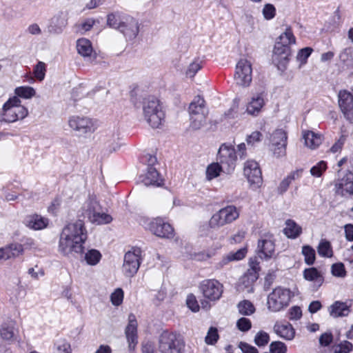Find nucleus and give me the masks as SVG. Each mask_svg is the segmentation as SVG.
<instances>
[{
    "instance_id": "nucleus-50",
    "label": "nucleus",
    "mask_w": 353,
    "mask_h": 353,
    "mask_svg": "<svg viewBox=\"0 0 353 353\" xmlns=\"http://www.w3.org/2000/svg\"><path fill=\"white\" fill-rule=\"evenodd\" d=\"M259 276L255 274L254 273H252L250 272H246L244 275L241 278V283L244 286L245 288L249 290L254 283L258 279Z\"/></svg>"
},
{
    "instance_id": "nucleus-24",
    "label": "nucleus",
    "mask_w": 353,
    "mask_h": 353,
    "mask_svg": "<svg viewBox=\"0 0 353 353\" xmlns=\"http://www.w3.org/2000/svg\"><path fill=\"white\" fill-rule=\"evenodd\" d=\"M23 223L30 230H41L48 226L49 219L40 214H33L27 216Z\"/></svg>"
},
{
    "instance_id": "nucleus-56",
    "label": "nucleus",
    "mask_w": 353,
    "mask_h": 353,
    "mask_svg": "<svg viewBox=\"0 0 353 353\" xmlns=\"http://www.w3.org/2000/svg\"><path fill=\"white\" fill-rule=\"evenodd\" d=\"M269 341V334L264 331L257 332L254 337V343L259 347L265 346L268 343Z\"/></svg>"
},
{
    "instance_id": "nucleus-21",
    "label": "nucleus",
    "mask_w": 353,
    "mask_h": 353,
    "mask_svg": "<svg viewBox=\"0 0 353 353\" xmlns=\"http://www.w3.org/2000/svg\"><path fill=\"white\" fill-rule=\"evenodd\" d=\"M336 192L342 196L353 194V173L346 172L335 184Z\"/></svg>"
},
{
    "instance_id": "nucleus-57",
    "label": "nucleus",
    "mask_w": 353,
    "mask_h": 353,
    "mask_svg": "<svg viewBox=\"0 0 353 353\" xmlns=\"http://www.w3.org/2000/svg\"><path fill=\"white\" fill-rule=\"evenodd\" d=\"M331 272L333 276L343 278L346 275L345 266L342 263H334L332 265Z\"/></svg>"
},
{
    "instance_id": "nucleus-46",
    "label": "nucleus",
    "mask_w": 353,
    "mask_h": 353,
    "mask_svg": "<svg viewBox=\"0 0 353 353\" xmlns=\"http://www.w3.org/2000/svg\"><path fill=\"white\" fill-rule=\"evenodd\" d=\"M208 112H200L198 114L190 115V126L197 130L201 128L205 123Z\"/></svg>"
},
{
    "instance_id": "nucleus-35",
    "label": "nucleus",
    "mask_w": 353,
    "mask_h": 353,
    "mask_svg": "<svg viewBox=\"0 0 353 353\" xmlns=\"http://www.w3.org/2000/svg\"><path fill=\"white\" fill-rule=\"evenodd\" d=\"M300 176L299 171H294L290 173L286 177H285L279 183L277 187V192L279 194H284L288 189L290 185L295 180L296 178Z\"/></svg>"
},
{
    "instance_id": "nucleus-64",
    "label": "nucleus",
    "mask_w": 353,
    "mask_h": 353,
    "mask_svg": "<svg viewBox=\"0 0 353 353\" xmlns=\"http://www.w3.org/2000/svg\"><path fill=\"white\" fill-rule=\"evenodd\" d=\"M236 327L242 332H247L250 330L252 323L250 319L242 317L237 321Z\"/></svg>"
},
{
    "instance_id": "nucleus-27",
    "label": "nucleus",
    "mask_w": 353,
    "mask_h": 353,
    "mask_svg": "<svg viewBox=\"0 0 353 353\" xmlns=\"http://www.w3.org/2000/svg\"><path fill=\"white\" fill-rule=\"evenodd\" d=\"M222 248V245L218 242H214L206 250L198 252L194 254V259L199 261H207L217 254Z\"/></svg>"
},
{
    "instance_id": "nucleus-42",
    "label": "nucleus",
    "mask_w": 353,
    "mask_h": 353,
    "mask_svg": "<svg viewBox=\"0 0 353 353\" xmlns=\"http://www.w3.org/2000/svg\"><path fill=\"white\" fill-rule=\"evenodd\" d=\"M276 43L290 47L292 44L296 43V38L294 36L292 28L287 27L285 32L278 38Z\"/></svg>"
},
{
    "instance_id": "nucleus-3",
    "label": "nucleus",
    "mask_w": 353,
    "mask_h": 353,
    "mask_svg": "<svg viewBox=\"0 0 353 353\" xmlns=\"http://www.w3.org/2000/svg\"><path fill=\"white\" fill-rule=\"evenodd\" d=\"M293 292L288 288H275L267 299V307L272 312H278L287 307L292 297Z\"/></svg>"
},
{
    "instance_id": "nucleus-60",
    "label": "nucleus",
    "mask_w": 353,
    "mask_h": 353,
    "mask_svg": "<svg viewBox=\"0 0 353 353\" xmlns=\"http://www.w3.org/2000/svg\"><path fill=\"white\" fill-rule=\"evenodd\" d=\"M270 351L271 353H286L287 346L283 342L274 341L270 344Z\"/></svg>"
},
{
    "instance_id": "nucleus-58",
    "label": "nucleus",
    "mask_w": 353,
    "mask_h": 353,
    "mask_svg": "<svg viewBox=\"0 0 353 353\" xmlns=\"http://www.w3.org/2000/svg\"><path fill=\"white\" fill-rule=\"evenodd\" d=\"M112 305L115 306L120 305L123 300V291L121 288L116 289L110 296Z\"/></svg>"
},
{
    "instance_id": "nucleus-40",
    "label": "nucleus",
    "mask_w": 353,
    "mask_h": 353,
    "mask_svg": "<svg viewBox=\"0 0 353 353\" xmlns=\"http://www.w3.org/2000/svg\"><path fill=\"white\" fill-rule=\"evenodd\" d=\"M54 353H72L70 343L63 338L57 339L53 345Z\"/></svg>"
},
{
    "instance_id": "nucleus-28",
    "label": "nucleus",
    "mask_w": 353,
    "mask_h": 353,
    "mask_svg": "<svg viewBox=\"0 0 353 353\" xmlns=\"http://www.w3.org/2000/svg\"><path fill=\"white\" fill-rule=\"evenodd\" d=\"M141 181L146 186H160L163 183V180L160 177L157 170L152 166L148 168L147 172L142 176Z\"/></svg>"
},
{
    "instance_id": "nucleus-36",
    "label": "nucleus",
    "mask_w": 353,
    "mask_h": 353,
    "mask_svg": "<svg viewBox=\"0 0 353 353\" xmlns=\"http://www.w3.org/2000/svg\"><path fill=\"white\" fill-rule=\"evenodd\" d=\"M6 260L16 258L23 253V245L20 243H12L3 248Z\"/></svg>"
},
{
    "instance_id": "nucleus-1",
    "label": "nucleus",
    "mask_w": 353,
    "mask_h": 353,
    "mask_svg": "<svg viewBox=\"0 0 353 353\" xmlns=\"http://www.w3.org/2000/svg\"><path fill=\"white\" fill-rule=\"evenodd\" d=\"M87 238V230L82 220L70 223L63 228L60 234L59 252L65 256L73 252L81 254Z\"/></svg>"
},
{
    "instance_id": "nucleus-8",
    "label": "nucleus",
    "mask_w": 353,
    "mask_h": 353,
    "mask_svg": "<svg viewBox=\"0 0 353 353\" xmlns=\"http://www.w3.org/2000/svg\"><path fill=\"white\" fill-rule=\"evenodd\" d=\"M19 332L17 320L11 315H4L0 319V339L9 344L14 342Z\"/></svg>"
},
{
    "instance_id": "nucleus-55",
    "label": "nucleus",
    "mask_w": 353,
    "mask_h": 353,
    "mask_svg": "<svg viewBox=\"0 0 353 353\" xmlns=\"http://www.w3.org/2000/svg\"><path fill=\"white\" fill-rule=\"evenodd\" d=\"M352 344L349 341H343L333 347L334 353H350L352 350Z\"/></svg>"
},
{
    "instance_id": "nucleus-18",
    "label": "nucleus",
    "mask_w": 353,
    "mask_h": 353,
    "mask_svg": "<svg viewBox=\"0 0 353 353\" xmlns=\"http://www.w3.org/2000/svg\"><path fill=\"white\" fill-rule=\"evenodd\" d=\"M101 207L95 196H90L82 204L81 209L79 210V216L87 218L88 221L95 213L101 210Z\"/></svg>"
},
{
    "instance_id": "nucleus-20",
    "label": "nucleus",
    "mask_w": 353,
    "mask_h": 353,
    "mask_svg": "<svg viewBox=\"0 0 353 353\" xmlns=\"http://www.w3.org/2000/svg\"><path fill=\"white\" fill-rule=\"evenodd\" d=\"M352 304L349 301H336L327 307L330 316L334 319L347 316L351 312Z\"/></svg>"
},
{
    "instance_id": "nucleus-54",
    "label": "nucleus",
    "mask_w": 353,
    "mask_h": 353,
    "mask_svg": "<svg viewBox=\"0 0 353 353\" xmlns=\"http://www.w3.org/2000/svg\"><path fill=\"white\" fill-rule=\"evenodd\" d=\"M327 168V163L324 161H321L311 168L310 174L314 177H320Z\"/></svg>"
},
{
    "instance_id": "nucleus-14",
    "label": "nucleus",
    "mask_w": 353,
    "mask_h": 353,
    "mask_svg": "<svg viewBox=\"0 0 353 353\" xmlns=\"http://www.w3.org/2000/svg\"><path fill=\"white\" fill-rule=\"evenodd\" d=\"M257 253L259 256L264 260L275 257V243L272 235H264L259 240Z\"/></svg>"
},
{
    "instance_id": "nucleus-23",
    "label": "nucleus",
    "mask_w": 353,
    "mask_h": 353,
    "mask_svg": "<svg viewBox=\"0 0 353 353\" xmlns=\"http://www.w3.org/2000/svg\"><path fill=\"white\" fill-rule=\"evenodd\" d=\"M247 252V248H242L236 252H230L221 258L216 263L215 267L216 269L221 270L231 262L241 261L245 257Z\"/></svg>"
},
{
    "instance_id": "nucleus-41",
    "label": "nucleus",
    "mask_w": 353,
    "mask_h": 353,
    "mask_svg": "<svg viewBox=\"0 0 353 353\" xmlns=\"http://www.w3.org/2000/svg\"><path fill=\"white\" fill-rule=\"evenodd\" d=\"M101 257L102 254L99 250L90 249L85 253L84 260L88 265L94 266L100 262Z\"/></svg>"
},
{
    "instance_id": "nucleus-16",
    "label": "nucleus",
    "mask_w": 353,
    "mask_h": 353,
    "mask_svg": "<svg viewBox=\"0 0 353 353\" xmlns=\"http://www.w3.org/2000/svg\"><path fill=\"white\" fill-rule=\"evenodd\" d=\"M338 98L342 113L347 120L353 123V95L347 90H341Z\"/></svg>"
},
{
    "instance_id": "nucleus-17",
    "label": "nucleus",
    "mask_w": 353,
    "mask_h": 353,
    "mask_svg": "<svg viewBox=\"0 0 353 353\" xmlns=\"http://www.w3.org/2000/svg\"><path fill=\"white\" fill-rule=\"evenodd\" d=\"M137 327L136 316L133 314H130L128 316V323L125 330V334L130 350H134L138 343Z\"/></svg>"
},
{
    "instance_id": "nucleus-39",
    "label": "nucleus",
    "mask_w": 353,
    "mask_h": 353,
    "mask_svg": "<svg viewBox=\"0 0 353 353\" xmlns=\"http://www.w3.org/2000/svg\"><path fill=\"white\" fill-rule=\"evenodd\" d=\"M304 278L310 281H313L321 285L323 281L321 274L314 268L305 269L303 272Z\"/></svg>"
},
{
    "instance_id": "nucleus-6",
    "label": "nucleus",
    "mask_w": 353,
    "mask_h": 353,
    "mask_svg": "<svg viewBox=\"0 0 353 353\" xmlns=\"http://www.w3.org/2000/svg\"><path fill=\"white\" fill-rule=\"evenodd\" d=\"M185 343L181 336L174 332L163 331L159 336V350L161 353H182Z\"/></svg>"
},
{
    "instance_id": "nucleus-37",
    "label": "nucleus",
    "mask_w": 353,
    "mask_h": 353,
    "mask_svg": "<svg viewBox=\"0 0 353 353\" xmlns=\"http://www.w3.org/2000/svg\"><path fill=\"white\" fill-rule=\"evenodd\" d=\"M227 223H231L239 216V211L234 205H228L220 210Z\"/></svg>"
},
{
    "instance_id": "nucleus-52",
    "label": "nucleus",
    "mask_w": 353,
    "mask_h": 353,
    "mask_svg": "<svg viewBox=\"0 0 353 353\" xmlns=\"http://www.w3.org/2000/svg\"><path fill=\"white\" fill-rule=\"evenodd\" d=\"M46 65L42 61H39L33 69V75L38 81H42L46 76Z\"/></svg>"
},
{
    "instance_id": "nucleus-51",
    "label": "nucleus",
    "mask_w": 353,
    "mask_h": 353,
    "mask_svg": "<svg viewBox=\"0 0 353 353\" xmlns=\"http://www.w3.org/2000/svg\"><path fill=\"white\" fill-rule=\"evenodd\" d=\"M302 254L305 258V262L310 265L315 261V250L310 245H304L302 248Z\"/></svg>"
},
{
    "instance_id": "nucleus-30",
    "label": "nucleus",
    "mask_w": 353,
    "mask_h": 353,
    "mask_svg": "<svg viewBox=\"0 0 353 353\" xmlns=\"http://www.w3.org/2000/svg\"><path fill=\"white\" fill-rule=\"evenodd\" d=\"M285 236L290 239H296L302 233V228L294 220L288 219L283 229Z\"/></svg>"
},
{
    "instance_id": "nucleus-13",
    "label": "nucleus",
    "mask_w": 353,
    "mask_h": 353,
    "mask_svg": "<svg viewBox=\"0 0 353 353\" xmlns=\"http://www.w3.org/2000/svg\"><path fill=\"white\" fill-rule=\"evenodd\" d=\"M271 150L276 158L282 157L286 153L287 134L282 129L276 130L270 136Z\"/></svg>"
},
{
    "instance_id": "nucleus-26",
    "label": "nucleus",
    "mask_w": 353,
    "mask_h": 353,
    "mask_svg": "<svg viewBox=\"0 0 353 353\" xmlns=\"http://www.w3.org/2000/svg\"><path fill=\"white\" fill-rule=\"evenodd\" d=\"M265 105V100L261 94L253 96L248 102L246 112L248 114L257 116Z\"/></svg>"
},
{
    "instance_id": "nucleus-2",
    "label": "nucleus",
    "mask_w": 353,
    "mask_h": 353,
    "mask_svg": "<svg viewBox=\"0 0 353 353\" xmlns=\"http://www.w3.org/2000/svg\"><path fill=\"white\" fill-rule=\"evenodd\" d=\"M145 121L153 128H159L163 123L165 114L158 99L154 97L144 98L142 101Z\"/></svg>"
},
{
    "instance_id": "nucleus-5",
    "label": "nucleus",
    "mask_w": 353,
    "mask_h": 353,
    "mask_svg": "<svg viewBox=\"0 0 353 353\" xmlns=\"http://www.w3.org/2000/svg\"><path fill=\"white\" fill-rule=\"evenodd\" d=\"M28 114V109L21 105V101L17 97H12L3 104L2 120L12 123L22 120Z\"/></svg>"
},
{
    "instance_id": "nucleus-49",
    "label": "nucleus",
    "mask_w": 353,
    "mask_h": 353,
    "mask_svg": "<svg viewBox=\"0 0 353 353\" xmlns=\"http://www.w3.org/2000/svg\"><path fill=\"white\" fill-rule=\"evenodd\" d=\"M227 224L228 223L223 216L220 210L214 213L209 220V226L212 229L219 228Z\"/></svg>"
},
{
    "instance_id": "nucleus-62",
    "label": "nucleus",
    "mask_w": 353,
    "mask_h": 353,
    "mask_svg": "<svg viewBox=\"0 0 353 353\" xmlns=\"http://www.w3.org/2000/svg\"><path fill=\"white\" fill-rule=\"evenodd\" d=\"M302 316V310L299 306H292L288 310V317L291 321H297Z\"/></svg>"
},
{
    "instance_id": "nucleus-19",
    "label": "nucleus",
    "mask_w": 353,
    "mask_h": 353,
    "mask_svg": "<svg viewBox=\"0 0 353 353\" xmlns=\"http://www.w3.org/2000/svg\"><path fill=\"white\" fill-rule=\"evenodd\" d=\"M119 31L126 39L132 40L139 32V23L137 20L130 16H125Z\"/></svg>"
},
{
    "instance_id": "nucleus-11",
    "label": "nucleus",
    "mask_w": 353,
    "mask_h": 353,
    "mask_svg": "<svg viewBox=\"0 0 353 353\" xmlns=\"http://www.w3.org/2000/svg\"><path fill=\"white\" fill-rule=\"evenodd\" d=\"M141 250L134 249L125 253L123 264V272L128 277L133 276L140 266Z\"/></svg>"
},
{
    "instance_id": "nucleus-43",
    "label": "nucleus",
    "mask_w": 353,
    "mask_h": 353,
    "mask_svg": "<svg viewBox=\"0 0 353 353\" xmlns=\"http://www.w3.org/2000/svg\"><path fill=\"white\" fill-rule=\"evenodd\" d=\"M112 221V217L110 214L103 212L101 210H99L94 216H92V219L90 220V222L96 224V225H103L108 224L111 223Z\"/></svg>"
},
{
    "instance_id": "nucleus-12",
    "label": "nucleus",
    "mask_w": 353,
    "mask_h": 353,
    "mask_svg": "<svg viewBox=\"0 0 353 353\" xmlns=\"http://www.w3.org/2000/svg\"><path fill=\"white\" fill-rule=\"evenodd\" d=\"M243 172L252 188L256 189L261 186L262 183L261 171L256 161H247L244 165Z\"/></svg>"
},
{
    "instance_id": "nucleus-44",
    "label": "nucleus",
    "mask_w": 353,
    "mask_h": 353,
    "mask_svg": "<svg viewBox=\"0 0 353 353\" xmlns=\"http://www.w3.org/2000/svg\"><path fill=\"white\" fill-rule=\"evenodd\" d=\"M239 312L243 316H250L255 312V307L253 303L248 300L240 301L237 305Z\"/></svg>"
},
{
    "instance_id": "nucleus-7",
    "label": "nucleus",
    "mask_w": 353,
    "mask_h": 353,
    "mask_svg": "<svg viewBox=\"0 0 353 353\" xmlns=\"http://www.w3.org/2000/svg\"><path fill=\"white\" fill-rule=\"evenodd\" d=\"M68 124L71 130L79 135L93 133L98 127L96 120L82 115H73L70 117Z\"/></svg>"
},
{
    "instance_id": "nucleus-33",
    "label": "nucleus",
    "mask_w": 353,
    "mask_h": 353,
    "mask_svg": "<svg viewBox=\"0 0 353 353\" xmlns=\"http://www.w3.org/2000/svg\"><path fill=\"white\" fill-rule=\"evenodd\" d=\"M205 103V100L202 97H196L189 105V114L194 115L200 112H208Z\"/></svg>"
},
{
    "instance_id": "nucleus-53",
    "label": "nucleus",
    "mask_w": 353,
    "mask_h": 353,
    "mask_svg": "<svg viewBox=\"0 0 353 353\" xmlns=\"http://www.w3.org/2000/svg\"><path fill=\"white\" fill-rule=\"evenodd\" d=\"M201 68L202 61L199 59H195L188 65L185 74L188 77L192 78Z\"/></svg>"
},
{
    "instance_id": "nucleus-15",
    "label": "nucleus",
    "mask_w": 353,
    "mask_h": 353,
    "mask_svg": "<svg viewBox=\"0 0 353 353\" xmlns=\"http://www.w3.org/2000/svg\"><path fill=\"white\" fill-rule=\"evenodd\" d=\"M218 159L221 164L228 165V171L233 170L237 160L235 148L232 145L222 144L218 152Z\"/></svg>"
},
{
    "instance_id": "nucleus-9",
    "label": "nucleus",
    "mask_w": 353,
    "mask_h": 353,
    "mask_svg": "<svg viewBox=\"0 0 353 353\" xmlns=\"http://www.w3.org/2000/svg\"><path fill=\"white\" fill-rule=\"evenodd\" d=\"M199 288L203 297L210 301L219 300L223 292V284L214 279L202 281Z\"/></svg>"
},
{
    "instance_id": "nucleus-34",
    "label": "nucleus",
    "mask_w": 353,
    "mask_h": 353,
    "mask_svg": "<svg viewBox=\"0 0 353 353\" xmlns=\"http://www.w3.org/2000/svg\"><path fill=\"white\" fill-rule=\"evenodd\" d=\"M26 291L25 288L21 284V279H17L16 285L10 290V296L11 300L13 302L18 301L21 299H23L26 296Z\"/></svg>"
},
{
    "instance_id": "nucleus-32",
    "label": "nucleus",
    "mask_w": 353,
    "mask_h": 353,
    "mask_svg": "<svg viewBox=\"0 0 353 353\" xmlns=\"http://www.w3.org/2000/svg\"><path fill=\"white\" fill-rule=\"evenodd\" d=\"M51 25L48 31L51 33H60L66 26V19L63 13L54 16L50 21Z\"/></svg>"
},
{
    "instance_id": "nucleus-48",
    "label": "nucleus",
    "mask_w": 353,
    "mask_h": 353,
    "mask_svg": "<svg viewBox=\"0 0 353 353\" xmlns=\"http://www.w3.org/2000/svg\"><path fill=\"white\" fill-rule=\"evenodd\" d=\"M125 16L114 13L110 14L108 15L107 23L110 27L119 30Z\"/></svg>"
},
{
    "instance_id": "nucleus-10",
    "label": "nucleus",
    "mask_w": 353,
    "mask_h": 353,
    "mask_svg": "<svg viewBox=\"0 0 353 353\" xmlns=\"http://www.w3.org/2000/svg\"><path fill=\"white\" fill-rule=\"evenodd\" d=\"M234 78L237 85L249 86L252 79L251 62L246 59H241L236 63Z\"/></svg>"
},
{
    "instance_id": "nucleus-29",
    "label": "nucleus",
    "mask_w": 353,
    "mask_h": 353,
    "mask_svg": "<svg viewBox=\"0 0 353 353\" xmlns=\"http://www.w3.org/2000/svg\"><path fill=\"white\" fill-rule=\"evenodd\" d=\"M303 138L305 145L312 150L317 148L323 141L322 136L320 134L310 130L303 132Z\"/></svg>"
},
{
    "instance_id": "nucleus-59",
    "label": "nucleus",
    "mask_w": 353,
    "mask_h": 353,
    "mask_svg": "<svg viewBox=\"0 0 353 353\" xmlns=\"http://www.w3.org/2000/svg\"><path fill=\"white\" fill-rule=\"evenodd\" d=\"M219 339V334L217 329L211 327L205 336V341L208 345H214Z\"/></svg>"
},
{
    "instance_id": "nucleus-4",
    "label": "nucleus",
    "mask_w": 353,
    "mask_h": 353,
    "mask_svg": "<svg viewBox=\"0 0 353 353\" xmlns=\"http://www.w3.org/2000/svg\"><path fill=\"white\" fill-rule=\"evenodd\" d=\"M139 224L154 235L163 239H171L174 236V228L161 218L150 219L142 216Z\"/></svg>"
},
{
    "instance_id": "nucleus-61",
    "label": "nucleus",
    "mask_w": 353,
    "mask_h": 353,
    "mask_svg": "<svg viewBox=\"0 0 353 353\" xmlns=\"http://www.w3.org/2000/svg\"><path fill=\"white\" fill-rule=\"evenodd\" d=\"M262 12L265 19L270 20L275 17L276 8L272 4L267 3L264 6Z\"/></svg>"
},
{
    "instance_id": "nucleus-22",
    "label": "nucleus",
    "mask_w": 353,
    "mask_h": 353,
    "mask_svg": "<svg viewBox=\"0 0 353 353\" xmlns=\"http://www.w3.org/2000/svg\"><path fill=\"white\" fill-rule=\"evenodd\" d=\"M290 55V47L276 42L272 54V61L274 64L284 66Z\"/></svg>"
},
{
    "instance_id": "nucleus-47",
    "label": "nucleus",
    "mask_w": 353,
    "mask_h": 353,
    "mask_svg": "<svg viewBox=\"0 0 353 353\" xmlns=\"http://www.w3.org/2000/svg\"><path fill=\"white\" fill-rule=\"evenodd\" d=\"M317 251L320 256L331 257L333 254L331 243L326 239H321L317 247Z\"/></svg>"
},
{
    "instance_id": "nucleus-63",
    "label": "nucleus",
    "mask_w": 353,
    "mask_h": 353,
    "mask_svg": "<svg viewBox=\"0 0 353 353\" xmlns=\"http://www.w3.org/2000/svg\"><path fill=\"white\" fill-rule=\"evenodd\" d=\"M312 52L311 48L307 47L300 50L297 54L296 59L301 63L305 64L307 58L310 56Z\"/></svg>"
},
{
    "instance_id": "nucleus-45",
    "label": "nucleus",
    "mask_w": 353,
    "mask_h": 353,
    "mask_svg": "<svg viewBox=\"0 0 353 353\" xmlns=\"http://www.w3.org/2000/svg\"><path fill=\"white\" fill-rule=\"evenodd\" d=\"M222 168L219 163H212L208 165L205 171V178L208 181H211L220 175Z\"/></svg>"
},
{
    "instance_id": "nucleus-25",
    "label": "nucleus",
    "mask_w": 353,
    "mask_h": 353,
    "mask_svg": "<svg viewBox=\"0 0 353 353\" xmlns=\"http://www.w3.org/2000/svg\"><path fill=\"white\" fill-rule=\"evenodd\" d=\"M274 331L279 336L288 341L292 340L295 336V330L288 322H276L274 325Z\"/></svg>"
},
{
    "instance_id": "nucleus-31",
    "label": "nucleus",
    "mask_w": 353,
    "mask_h": 353,
    "mask_svg": "<svg viewBox=\"0 0 353 353\" xmlns=\"http://www.w3.org/2000/svg\"><path fill=\"white\" fill-rule=\"evenodd\" d=\"M76 47L78 53L83 57H90L94 52L90 41L85 38L78 39Z\"/></svg>"
},
{
    "instance_id": "nucleus-38",
    "label": "nucleus",
    "mask_w": 353,
    "mask_h": 353,
    "mask_svg": "<svg viewBox=\"0 0 353 353\" xmlns=\"http://www.w3.org/2000/svg\"><path fill=\"white\" fill-rule=\"evenodd\" d=\"M14 97L24 99H30L36 96V90L34 88L24 85L17 87L14 90Z\"/></svg>"
}]
</instances>
